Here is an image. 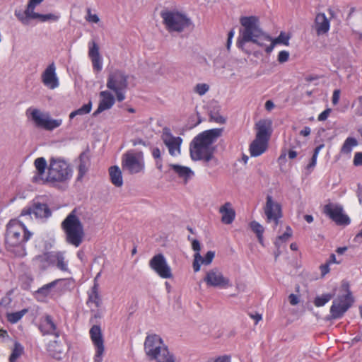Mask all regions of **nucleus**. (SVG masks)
<instances>
[{"instance_id":"obj_3","label":"nucleus","mask_w":362,"mask_h":362,"mask_svg":"<svg viewBox=\"0 0 362 362\" xmlns=\"http://www.w3.org/2000/svg\"><path fill=\"white\" fill-rule=\"evenodd\" d=\"M61 228L65 234L66 242L76 247L83 242L84 237L83 226L76 216V209L72 210L61 223Z\"/></svg>"},{"instance_id":"obj_1","label":"nucleus","mask_w":362,"mask_h":362,"mask_svg":"<svg viewBox=\"0 0 362 362\" xmlns=\"http://www.w3.org/2000/svg\"><path fill=\"white\" fill-rule=\"evenodd\" d=\"M222 128H214L197 135L189 145L190 157L193 160H202L206 164L214 158L216 149L212 144L222 135Z\"/></svg>"},{"instance_id":"obj_28","label":"nucleus","mask_w":362,"mask_h":362,"mask_svg":"<svg viewBox=\"0 0 362 362\" xmlns=\"http://www.w3.org/2000/svg\"><path fill=\"white\" fill-rule=\"evenodd\" d=\"M268 146V141L255 139L250 145V152L252 157H257L264 153Z\"/></svg>"},{"instance_id":"obj_19","label":"nucleus","mask_w":362,"mask_h":362,"mask_svg":"<svg viewBox=\"0 0 362 362\" xmlns=\"http://www.w3.org/2000/svg\"><path fill=\"white\" fill-rule=\"evenodd\" d=\"M42 81L45 86L50 89H54L59 86V79L56 74V66L54 62L49 64L42 74Z\"/></svg>"},{"instance_id":"obj_41","label":"nucleus","mask_w":362,"mask_h":362,"mask_svg":"<svg viewBox=\"0 0 362 362\" xmlns=\"http://www.w3.org/2000/svg\"><path fill=\"white\" fill-rule=\"evenodd\" d=\"M210 120L218 124H224L226 119L219 114V107H214L209 112Z\"/></svg>"},{"instance_id":"obj_64","label":"nucleus","mask_w":362,"mask_h":362,"mask_svg":"<svg viewBox=\"0 0 362 362\" xmlns=\"http://www.w3.org/2000/svg\"><path fill=\"white\" fill-rule=\"evenodd\" d=\"M357 196L360 204H362V187L360 185H358Z\"/></svg>"},{"instance_id":"obj_59","label":"nucleus","mask_w":362,"mask_h":362,"mask_svg":"<svg viewBox=\"0 0 362 362\" xmlns=\"http://www.w3.org/2000/svg\"><path fill=\"white\" fill-rule=\"evenodd\" d=\"M317 158V156H315L313 155V156H312V158L310 159V163L308 164V165L306 167V168L308 170L313 169L316 165Z\"/></svg>"},{"instance_id":"obj_60","label":"nucleus","mask_w":362,"mask_h":362,"mask_svg":"<svg viewBox=\"0 0 362 362\" xmlns=\"http://www.w3.org/2000/svg\"><path fill=\"white\" fill-rule=\"evenodd\" d=\"M152 156L156 160L161 159V153L158 147L153 148L152 150Z\"/></svg>"},{"instance_id":"obj_63","label":"nucleus","mask_w":362,"mask_h":362,"mask_svg":"<svg viewBox=\"0 0 362 362\" xmlns=\"http://www.w3.org/2000/svg\"><path fill=\"white\" fill-rule=\"evenodd\" d=\"M310 128L309 127H305L300 132V134L303 136H308L310 134Z\"/></svg>"},{"instance_id":"obj_11","label":"nucleus","mask_w":362,"mask_h":362,"mask_svg":"<svg viewBox=\"0 0 362 362\" xmlns=\"http://www.w3.org/2000/svg\"><path fill=\"white\" fill-rule=\"evenodd\" d=\"M323 212L338 226H347L351 222L349 217L343 213L340 204L329 203L325 205Z\"/></svg>"},{"instance_id":"obj_47","label":"nucleus","mask_w":362,"mask_h":362,"mask_svg":"<svg viewBox=\"0 0 362 362\" xmlns=\"http://www.w3.org/2000/svg\"><path fill=\"white\" fill-rule=\"evenodd\" d=\"M209 89V86L206 83H198L195 86V92L200 95H204Z\"/></svg>"},{"instance_id":"obj_5","label":"nucleus","mask_w":362,"mask_h":362,"mask_svg":"<svg viewBox=\"0 0 362 362\" xmlns=\"http://www.w3.org/2000/svg\"><path fill=\"white\" fill-rule=\"evenodd\" d=\"M72 177V169L64 159L51 158L47 168V182H65Z\"/></svg>"},{"instance_id":"obj_23","label":"nucleus","mask_w":362,"mask_h":362,"mask_svg":"<svg viewBox=\"0 0 362 362\" xmlns=\"http://www.w3.org/2000/svg\"><path fill=\"white\" fill-rule=\"evenodd\" d=\"M92 46L89 47L88 56L91 59L94 71L99 72L103 69L102 59L99 52V47L95 42H91Z\"/></svg>"},{"instance_id":"obj_35","label":"nucleus","mask_w":362,"mask_h":362,"mask_svg":"<svg viewBox=\"0 0 362 362\" xmlns=\"http://www.w3.org/2000/svg\"><path fill=\"white\" fill-rule=\"evenodd\" d=\"M170 166L179 175V177L185 178V180H187L193 175L192 170L188 167L182 166L177 164H170Z\"/></svg>"},{"instance_id":"obj_22","label":"nucleus","mask_w":362,"mask_h":362,"mask_svg":"<svg viewBox=\"0 0 362 362\" xmlns=\"http://www.w3.org/2000/svg\"><path fill=\"white\" fill-rule=\"evenodd\" d=\"M39 329L43 335L53 334L56 337H59V332L57 331V326L54 322L52 317L47 315L40 321Z\"/></svg>"},{"instance_id":"obj_18","label":"nucleus","mask_w":362,"mask_h":362,"mask_svg":"<svg viewBox=\"0 0 362 362\" xmlns=\"http://www.w3.org/2000/svg\"><path fill=\"white\" fill-rule=\"evenodd\" d=\"M264 209L267 221H273L275 226H276L279 223V219L281 217V207L280 204L274 202L271 195H267Z\"/></svg>"},{"instance_id":"obj_42","label":"nucleus","mask_w":362,"mask_h":362,"mask_svg":"<svg viewBox=\"0 0 362 362\" xmlns=\"http://www.w3.org/2000/svg\"><path fill=\"white\" fill-rule=\"evenodd\" d=\"M40 19L42 22H45L48 21H57L59 18V16L52 13L47 14H40V13H33L32 19Z\"/></svg>"},{"instance_id":"obj_34","label":"nucleus","mask_w":362,"mask_h":362,"mask_svg":"<svg viewBox=\"0 0 362 362\" xmlns=\"http://www.w3.org/2000/svg\"><path fill=\"white\" fill-rule=\"evenodd\" d=\"M34 165L37 172V176L33 177V181L35 182L37 180L38 177H40L44 175L45 170L48 168L47 161L45 158L39 157L36 158L34 161Z\"/></svg>"},{"instance_id":"obj_13","label":"nucleus","mask_w":362,"mask_h":362,"mask_svg":"<svg viewBox=\"0 0 362 362\" xmlns=\"http://www.w3.org/2000/svg\"><path fill=\"white\" fill-rule=\"evenodd\" d=\"M129 76L119 69L111 71L107 76V88L111 90L117 89H127L128 87Z\"/></svg>"},{"instance_id":"obj_24","label":"nucleus","mask_w":362,"mask_h":362,"mask_svg":"<svg viewBox=\"0 0 362 362\" xmlns=\"http://www.w3.org/2000/svg\"><path fill=\"white\" fill-rule=\"evenodd\" d=\"M79 164L78 167V174L77 177V180H81L83 177L88 172L89 167L90 165V160L89 155V149L88 148L86 151H83L79 157Z\"/></svg>"},{"instance_id":"obj_36","label":"nucleus","mask_w":362,"mask_h":362,"mask_svg":"<svg viewBox=\"0 0 362 362\" xmlns=\"http://www.w3.org/2000/svg\"><path fill=\"white\" fill-rule=\"evenodd\" d=\"M358 145L357 140L354 137H348L345 141L344 142L341 148V153L344 154H350L353 147Z\"/></svg>"},{"instance_id":"obj_2","label":"nucleus","mask_w":362,"mask_h":362,"mask_svg":"<svg viewBox=\"0 0 362 362\" xmlns=\"http://www.w3.org/2000/svg\"><path fill=\"white\" fill-rule=\"evenodd\" d=\"M240 23L243 29L240 30V36L237 40L238 48L243 50L245 43L251 42L266 49V47L268 46L267 43H272V38L260 28L258 17L255 16H241Z\"/></svg>"},{"instance_id":"obj_29","label":"nucleus","mask_w":362,"mask_h":362,"mask_svg":"<svg viewBox=\"0 0 362 362\" xmlns=\"http://www.w3.org/2000/svg\"><path fill=\"white\" fill-rule=\"evenodd\" d=\"M219 212L222 214L221 221L225 224H230L235 219V212L231 208V204L229 202L225 203L219 209Z\"/></svg>"},{"instance_id":"obj_46","label":"nucleus","mask_w":362,"mask_h":362,"mask_svg":"<svg viewBox=\"0 0 362 362\" xmlns=\"http://www.w3.org/2000/svg\"><path fill=\"white\" fill-rule=\"evenodd\" d=\"M250 225L252 230L256 234V235L264 233V228L258 222L253 221Z\"/></svg>"},{"instance_id":"obj_30","label":"nucleus","mask_w":362,"mask_h":362,"mask_svg":"<svg viewBox=\"0 0 362 362\" xmlns=\"http://www.w3.org/2000/svg\"><path fill=\"white\" fill-rule=\"evenodd\" d=\"M90 339L95 346L98 348H105L104 340L101 332L100 327L99 325H93L90 329Z\"/></svg>"},{"instance_id":"obj_49","label":"nucleus","mask_w":362,"mask_h":362,"mask_svg":"<svg viewBox=\"0 0 362 362\" xmlns=\"http://www.w3.org/2000/svg\"><path fill=\"white\" fill-rule=\"evenodd\" d=\"M289 58V52L285 50L281 51L278 54V62L281 64L286 62Z\"/></svg>"},{"instance_id":"obj_15","label":"nucleus","mask_w":362,"mask_h":362,"mask_svg":"<svg viewBox=\"0 0 362 362\" xmlns=\"http://www.w3.org/2000/svg\"><path fill=\"white\" fill-rule=\"evenodd\" d=\"M33 214L37 218L47 219L52 216V211L45 203L34 199L30 206L22 210L21 216H27Z\"/></svg>"},{"instance_id":"obj_55","label":"nucleus","mask_w":362,"mask_h":362,"mask_svg":"<svg viewBox=\"0 0 362 362\" xmlns=\"http://www.w3.org/2000/svg\"><path fill=\"white\" fill-rule=\"evenodd\" d=\"M341 289L342 291H345L346 292V294H349L350 296V298L351 299H354L353 298V296H352V293L351 291H350V288H349V284L348 281H343L342 283H341Z\"/></svg>"},{"instance_id":"obj_39","label":"nucleus","mask_w":362,"mask_h":362,"mask_svg":"<svg viewBox=\"0 0 362 362\" xmlns=\"http://www.w3.org/2000/svg\"><path fill=\"white\" fill-rule=\"evenodd\" d=\"M334 297L332 293H324L322 296H317L315 298L313 303L316 307L325 305Z\"/></svg>"},{"instance_id":"obj_51","label":"nucleus","mask_w":362,"mask_h":362,"mask_svg":"<svg viewBox=\"0 0 362 362\" xmlns=\"http://www.w3.org/2000/svg\"><path fill=\"white\" fill-rule=\"evenodd\" d=\"M187 239L189 240L192 241V250L194 251H195L196 252H199V251L201 250V244H200L199 241L198 240H196V239L192 240L190 236H188Z\"/></svg>"},{"instance_id":"obj_25","label":"nucleus","mask_w":362,"mask_h":362,"mask_svg":"<svg viewBox=\"0 0 362 362\" xmlns=\"http://www.w3.org/2000/svg\"><path fill=\"white\" fill-rule=\"evenodd\" d=\"M215 256V252L208 251L204 257H203L199 252H196L194 255L193 269L194 272L200 270L201 263L205 265H209L211 263Z\"/></svg>"},{"instance_id":"obj_50","label":"nucleus","mask_w":362,"mask_h":362,"mask_svg":"<svg viewBox=\"0 0 362 362\" xmlns=\"http://www.w3.org/2000/svg\"><path fill=\"white\" fill-rule=\"evenodd\" d=\"M105 348L95 349V354L94 356V362H102V356L104 353Z\"/></svg>"},{"instance_id":"obj_4","label":"nucleus","mask_w":362,"mask_h":362,"mask_svg":"<svg viewBox=\"0 0 362 362\" xmlns=\"http://www.w3.org/2000/svg\"><path fill=\"white\" fill-rule=\"evenodd\" d=\"M144 351L148 359L157 362H175V358L164 344L160 336L148 335L144 342Z\"/></svg>"},{"instance_id":"obj_53","label":"nucleus","mask_w":362,"mask_h":362,"mask_svg":"<svg viewBox=\"0 0 362 362\" xmlns=\"http://www.w3.org/2000/svg\"><path fill=\"white\" fill-rule=\"evenodd\" d=\"M329 265L330 264L326 262L325 264H321L320 266L321 276L322 277L325 276L327 274H328L329 272V271H330Z\"/></svg>"},{"instance_id":"obj_32","label":"nucleus","mask_w":362,"mask_h":362,"mask_svg":"<svg viewBox=\"0 0 362 362\" xmlns=\"http://www.w3.org/2000/svg\"><path fill=\"white\" fill-rule=\"evenodd\" d=\"M109 174L112 183L116 187H121L123 185L122 172L119 168L114 165L110 168Z\"/></svg>"},{"instance_id":"obj_21","label":"nucleus","mask_w":362,"mask_h":362,"mask_svg":"<svg viewBox=\"0 0 362 362\" xmlns=\"http://www.w3.org/2000/svg\"><path fill=\"white\" fill-rule=\"evenodd\" d=\"M100 95L103 98L100 100L97 110L93 114L95 117L102 112L110 109L115 102L112 94L107 90L101 91Z\"/></svg>"},{"instance_id":"obj_12","label":"nucleus","mask_w":362,"mask_h":362,"mask_svg":"<svg viewBox=\"0 0 362 362\" xmlns=\"http://www.w3.org/2000/svg\"><path fill=\"white\" fill-rule=\"evenodd\" d=\"M31 117L37 127L47 131H52L62 124V119H52L49 115H43L37 109L32 112Z\"/></svg>"},{"instance_id":"obj_9","label":"nucleus","mask_w":362,"mask_h":362,"mask_svg":"<svg viewBox=\"0 0 362 362\" xmlns=\"http://www.w3.org/2000/svg\"><path fill=\"white\" fill-rule=\"evenodd\" d=\"M349 294L339 296L332 302L330 307V315L326 317V320H332L341 318L354 303V299L350 298Z\"/></svg>"},{"instance_id":"obj_45","label":"nucleus","mask_w":362,"mask_h":362,"mask_svg":"<svg viewBox=\"0 0 362 362\" xmlns=\"http://www.w3.org/2000/svg\"><path fill=\"white\" fill-rule=\"evenodd\" d=\"M92 109V102L90 100L87 104H84L81 107L76 110L78 115H84L88 114Z\"/></svg>"},{"instance_id":"obj_10","label":"nucleus","mask_w":362,"mask_h":362,"mask_svg":"<svg viewBox=\"0 0 362 362\" xmlns=\"http://www.w3.org/2000/svg\"><path fill=\"white\" fill-rule=\"evenodd\" d=\"M142 153H135L133 151H128L122 156V166L124 170H127L130 174L140 173L144 167L142 161L140 160Z\"/></svg>"},{"instance_id":"obj_58","label":"nucleus","mask_w":362,"mask_h":362,"mask_svg":"<svg viewBox=\"0 0 362 362\" xmlns=\"http://www.w3.org/2000/svg\"><path fill=\"white\" fill-rule=\"evenodd\" d=\"M288 300H289L290 303L292 305H296L299 302L298 297L296 295L293 294V293H291V294L289 295Z\"/></svg>"},{"instance_id":"obj_43","label":"nucleus","mask_w":362,"mask_h":362,"mask_svg":"<svg viewBox=\"0 0 362 362\" xmlns=\"http://www.w3.org/2000/svg\"><path fill=\"white\" fill-rule=\"evenodd\" d=\"M42 1L43 0H30L25 11V14L27 15V17L33 18V13H36L34 12L35 6Z\"/></svg>"},{"instance_id":"obj_33","label":"nucleus","mask_w":362,"mask_h":362,"mask_svg":"<svg viewBox=\"0 0 362 362\" xmlns=\"http://www.w3.org/2000/svg\"><path fill=\"white\" fill-rule=\"evenodd\" d=\"M289 39L290 37L288 35H287L284 32H281L279 35L274 40H272V43H270L269 46L266 47V52L268 54L272 52L276 44H283L284 45H288Z\"/></svg>"},{"instance_id":"obj_48","label":"nucleus","mask_w":362,"mask_h":362,"mask_svg":"<svg viewBox=\"0 0 362 362\" xmlns=\"http://www.w3.org/2000/svg\"><path fill=\"white\" fill-rule=\"evenodd\" d=\"M15 16L24 25H27L28 23L29 19H32L30 17H27V15L25 14V12L22 13L21 11H16Z\"/></svg>"},{"instance_id":"obj_54","label":"nucleus","mask_w":362,"mask_h":362,"mask_svg":"<svg viewBox=\"0 0 362 362\" xmlns=\"http://www.w3.org/2000/svg\"><path fill=\"white\" fill-rule=\"evenodd\" d=\"M125 90L126 89H117L116 90H113L115 93L117 100L119 102H122L125 99V95H124Z\"/></svg>"},{"instance_id":"obj_7","label":"nucleus","mask_w":362,"mask_h":362,"mask_svg":"<svg viewBox=\"0 0 362 362\" xmlns=\"http://www.w3.org/2000/svg\"><path fill=\"white\" fill-rule=\"evenodd\" d=\"M32 233L25 226L16 221H11L7 224L6 232V243L10 246H19L27 242Z\"/></svg>"},{"instance_id":"obj_38","label":"nucleus","mask_w":362,"mask_h":362,"mask_svg":"<svg viewBox=\"0 0 362 362\" xmlns=\"http://www.w3.org/2000/svg\"><path fill=\"white\" fill-rule=\"evenodd\" d=\"M292 234L293 231L291 228L290 226H287L286 231L282 235L277 237L274 242V245L278 250L281 246V244L282 243H286L292 236Z\"/></svg>"},{"instance_id":"obj_27","label":"nucleus","mask_w":362,"mask_h":362,"mask_svg":"<svg viewBox=\"0 0 362 362\" xmlns=\"http://www.w3.org/2000/svg\"><path fill=\"white\" fill-rule=\"evenodd\" d=\"M64 346L59 340H54L49 342L47 350L49 355L57 360L62 358V354L64 351Z\"/></svg>"},{"instance_id":"obj_56","label":"nucleus","mask_w":362,"mask_h":362,"mask_svg":"<svg viewBox=\"0 0 362 362\" xmlns=\"http://www.w3.org/2000/svg\"><path fill=\"white\" fill-rule=\"evenodd\" d=\"M330 112H331V110L329 108H327V109L325 110L322 112H321L319 115L317 119L319 121H325V120H326L327 118L328 117Z\"/></svg>"},{"instance_id":"obj_44","label":"nucleus","mask_w":362,"mask_h":362,"mask_svg":"<svg viewBox=\"0 0 362 362\" xmlns=\"http://www.w3.org/2000/svg\"><path fill=\"white\" fill-rule=\"evenodd\" d=\"M88 299L87 304L90 303H94L96 308H100L102 304V300L99 293H88Z\"/></svg>"},{"instance_id":"obj_37","label":"nucleus","mask_w":362,"mask_h":362,"mask_svg":"<svg viewBox=\"0 0 362 362\" xmlns=\"http://www.w3.org/2000/svg\"><path fill=\"white\" fill-rule=\"evenodd\" d=\"M23 346L19 342L16 341L12 352L9 356V362H16V360L23 354Z\"/></svg>"},{"instance_id":"obj_26","label":"nucleus","mask_w":362,"mask_h":362,"mask_svg":"<svg viewBox=\"0 0 362 362\" xmlns=\"http://www.w3.org/2000/svg\"><path fill=\"white\" fill-rule=\"evenodd\" d=\"M315 30L317 35L327 33L330 27L329 21L325 13H318L315 20Z\"/></svg>"},{"instance_id":"obj_62","label":"nucleus","mask_w":362,"mask_h":362,"mask_svg":"<svg viewBox=\"0 0 362 362\" xmlns=\"http://www.w3.org/2000/svg\"><path fill=\"white\" fill-rule=\"evenodd\" d=\"M88 21L93 22V23H98L99 22L100 19L98 16L96 14H91L90 12V10H88V18L87 19Z\"/></svg>"},{"instance_id":"obj_16","label":"nucleus","mask_w":362,"mask_h":362,"mask_svg":"<svg viewBox=\"0 0 362 362\" xmlns=\"http://www.w3.org/2000/svg\"><path fill=\"white\" fill-rule=\"evenodd\" d=\"M204 281L209 286L225 288L231 286L230 279L225 277L218 268L207 272Z\"/></svg>"},{"instance_id":"obj_8","label":"nucleus","mask_w":362,"mask_h":362,"mask_svg":"<svg viewBox=\"0 0 362 362\" xmlns=\"http://www.w3.org/2000/svg\"><path fill=\"white\" fill-rule=\"evenodd\" d=\"M34 260L38 264V267L42 270L47 269L50 266H56L62 272H67L68 262L65 261L64 252L61 251L46 252L37 255Z\"/></svg>"},{"instance_id":"obj_6","label":"nucleus","mask_w":362,"mask_h":362,"mask_svg":"<svg viewBox=\"0 0 362 362\" xmlns=\"http://www.w3.org/2000/svg\"><path fill=\"white\" fill-rule=\"evenodd\" d=\"M160 17L169 32L180 33L192 24L190 18L177 11L163 10L160 12Z\"/></svg>"},{"instance_id":"obj_57","label":"nucleus","mask_w":362,"mask_h":362,"mask_svg":"<svg viewBox=\"0 0 362 362\" xmlns=\"http://www.w3.org/2000/svg\"><path fill=\"white\" fill-rule=\"evenodd\" d=\"M340 97V90L336 89L333 92L332 102L334 105H337L339 103Z\"/></svg>"},{"instance_id":"obj_40","label":"nucleus","mask_w":362,"mask_h":362,"mask_svg":"<svg viewBox=\"0 0 362 362\" xmlns=\"http://www.w3.org/2000/svg\"><path fill=\"white\" fill-rule=\"evenodd\" d=\"M27 313V309H23L18 312L8 313L7 320L12 324L17 323Z\"/></svg>"},{"instance_id":"obj_20","label":"nucleus","mask_w":362,"mask_h":362,"mask_svg":"<svg viewBox=\"0 0 362 362\" xmlns=\"http://www.w3.org/2000/svg\"><path fill=\"white\" fill-rule=\"evenodd\" d=\"M257 129L256 139L269 141L272 133V122L271 119H260L255 124Z\"/></svg>"},{"instance_id":"obj_31","label":"nucleus","mask_w":362,"mask_h":362,"mask_svg":"<svg viewBox=\"0 0 362 362\" xmlns=\"http://www.w3.org/2000/svg\"><path fill=\"white\" fill-rule=\"evenodd\" d=\"M59 281H60V279L54 280L38 288L37 291H36L35 292L37 298H45L54 295V288L56 287Z\"/></svg>"},{"instance_id":"obj_14","label":"nucleus","mask_w":362,"mask_h":362,"mask_svg":"<svg viewBox=\"0 0 362 362\" xmlns=\"http://www.w3.org/2000/svg\"><path fill=\"white\" fill-rule=\"evenodd\" d=\"M149 267L163 279L173 277L171 269L164 255L161 253L154 255L149 261Z\"/></svg>"},{"instance_id":"obj_17","label":"nucleus","mask_w":362,"mask_h":362,"mask_svg":"<svg viewBox=\"0 0 362 362\" xmlns=\"http://www.w3.org/2000/svg\"><path fill=\"white\" fill-rule=\"evenodd\" d=\"M161 139L164 144L168 147L169 153L172 156L180 153V146L182 139L180 136H174L170 128L164 127L163 129Z\"/></svg>"},{"instance_id":"obj_61","label":"nucleus","mask_w":362,"mask_h":362,"mask_svg":"<svg viewBox=\"0 0 362 362\" xmlns=\"http://www.w3.org/2000/svg\"><path fill=\"white\" fill-rule=\"evenodd\" d=\"M207 362H230V358L227 356H220L214 360H210Z\"/></svg>"},{"instance_id":"obj_52","label":"nucleus","mask_w":362,"mask_h":362,"mask_svg":"<svg viewBox=\"0 0 362 362\" xmlns=\"http://www.w3.org/2000/svg\"><path fill=\"white\" fill-rule=\"evenodd\" d=\"M353 163L355 166L362 165V152H356L355 153Z\"/></svg>"}]
</instances>
